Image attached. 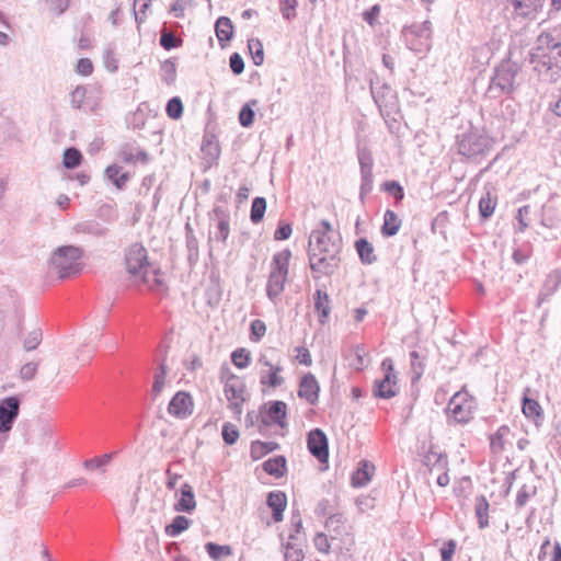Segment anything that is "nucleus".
<instances>
[{
	"mask_svg": "<svg viewBox=\"0 0 561 561\" xmlns=\"http://www.w3.org/2000/svg\"><path fill=\"white\" fill-rule=\"evenodd\" d=\"M342 239L328 220L311 231L308 242L309 265L314 278L331 276L341 262Z\"/></svg>",
	"mask_w": 561,
	"mask_h": 561,
	"instance_id": "f257e3e1",
	"label": "nucleus"
},
{
	"mask_svg": "<svg viewBox=\"0 0 561 561\" xmlns=\"http://www.w3.org/2000/svg\"><path fill=\"white\" fill-rule=\"evenodd\" d=\"M528 61L538 79L553 83L561 79V43L549 35H540L529 51Z\"/></svg>",
	"mask_w": 561,
	"mask_h": 561,
	"instance_id": "f03ea898",
	"label": "nucleus"
},
{
	"mask_svg": "<svg viewBox=\"0 0 561 561\" xmlns=\"http://www.w3.org/2000/svg\"><path fill=\"white\" fill-rule=\"evenodd\" d=\"M82 251L73 245L58 248L51 255L48 274L58 279H66L78 275L82 270L80 259Z\"/></svg>",
	"mask_w": 561,
	"mask_h": 561,
	"instance_id": "7ed1b4c3",
	"label": "nucleus"
},
{
	"mask_svg": "<svg viewBox=\"0 0 561 561\" xmlns=\"http://www.w3.org/2000/svg\"><path fill=\"white\" fill-rule=\"evenodd\" d=\"M291 251L284 249L276 252L270 264V273L266 283V296L273 302H276L285 289L289 273V260Z\"/></svg>",
	"mask_w": 561,
	"mask_h": 561,
	"instance_id": "20e7f679",
	"label": "nucleus"
},
{
	"mask_svg": "<svg viewBox=\"0 0 561 561\" xmlns=\"http://www.w3.org/2000/svg\"><path fill=\"white\" fill-rule=\"evenodd\" d=\"M477 410V400L463 386L448 401L446 416L448 424H467L473 420Z\"/></svg>",
	"mask_w": 561,
	"mask_h": 561,
	"instance_id": "39448f33",
	"label": "nucleus"
},
{
	"mask_svg": "<svg viewBox=\"0 0 561 561\" xmlns=\"http://www.w3.org/2000/svg\"><path fill=\"white\" fill-rule=\"evenodd\" d=\"M458 153L468 158L477 159L485 156L493 147V139L483 130L470 129L457 136Z\"/></svg>",
	"mask_w": 561,
	"mask_h": 561,
	"instance_id": "423d86ee",
	"label": "nucleus"
},
{
	"mask_svg": "<svg viewBox=\"0 0 561 561\" xmlns=\"http://www.w3.org/2000/svg\"><path fill=\"white\" fill-rule=\"evenodd\" d=\"M519 68L515 62L510 60L502 61L496 68L494 76L491 78L486 94L491 99H499L504 94H512L515 89V79Z\"/></svg>",
	"mask_w": 561,
	"mask_h": 561,
	"instance_id": "0eeeda50",
	"label": "nucleus"
},
{
	"mask_svg": "<svg viewBox=\"0 0 561 561\" xmlns=\"http://www.w3.org/2000/svg\"><path fill=\"white\" fill-rule=\"evenodd\" d=\"M546 0H504L503 11L506 19L526 24L537 19Z\"/></svg>",
	"mask_w": 561,
	"mask_h": 561,
	"instance_id": "6e6552de",
	"label": "nucleus"
},
{
	"mask_svg": "<svg viewBox=\"0 0 561 561\" xmlns=\"http://www.w3.org/2000/svg\"><path fill=\"white\" fill-rule=\"evenodd\" d=\"M220 380L224 382V392L229 401V408L234 414L240 415L242 413V403L245 401V385L243 380L231 373L227 365H222L220 368Z\"/></svg>",
	"mask_w": 561,
	"mask_h": 561,
	"instance_id": "1a4fd4ad",
	"label": "nucleus"
},
{
	"mask_svg": "<svg viewBox=\"0 0 561 561\" xmlns=\"http://www.w3.org/2000/svg\"><path fill=\"white\" fill-rule=\"evenodd\" d=\"M407 47L417 54H425L432 46V24L430 21L414 23L402 30Z\"/></svg>",
	"mask_w": 561,
	"mask_h": 561,
	"instance_id": "9d476101",
	"label": "nucleus"
},
{
	"mask_svg": "<svg viewBox=\"0 0 561 561\" xmlns=\"http://www.w3.org/2000/svg\"><path fill=\"white\" fill-rule=\"evenodd\" d=\"M357 160L360 173L359 201L365 204L367 196L371 193L374 186V158L373 152L367 146H357Z\"/></svg>",
	"mask_w": 561,
	"mask_h": 561,
	"instance_id": "9b49d317",
	"label": "nucleus"
},
{
	"mask_svg": "<svg viewBox=\"0 0 561 561\" xmlns=\"http://www.w3.org/2000/svg\"><path fill=\"white\" fill-rule=\"evenodd\" d=\"M381 368L383 370V377L375 381L374 394L379 398L390 399L394 397L399 390L392 359L385 358L381 363Z\"/></svg>",
	"mask_w": 561,
	"mask_h": 561,
	"instance_id": "f8f14e48",
	"label": "nucleus"
},
{
	"mask_svg": "<svg viewBox=\"0 0 561 561\" xmlns=\"http://www.w3.org/2000/svg\"><path fill=\"white\" fill-rule=\"evenodd\" d=\"M125 262L128 274L135 278L150 268L147 250L140 243H134L128 248L125 255Z\"/></svg>",
	"mask_w": 561,
	"mask_h": 561,
	"instance_id": "ddd939ff",
	"label": "nucleus"
},
{
	"mask_svg": "<svg viewBox=\"0 0 561 561\" xmlns=\"http://www.w3.org/2000/svg\"><path fill=\"white\" fill-rule=\"evenodd\" d=\"M21 400L13 396L0 400V433L11 431L20 413Z\"/></svg>",
	"mask_w": 561,
	"mask_h": 561,
	"instance_id": "4468645a",
	"label": "nucleus"
},
{
	"mask_svg": "<svg viewBox=\"0 0 561 561\" xmlns=\"http://www.w3.org/2000/svg\"><path fill=\"white\" fill-rule=\"evenodd\" d=\"M307 446L310 454L320 462H328L329 445L324 432L320 428H313L309 432Z\"/></svg>",
	"mask_w": 561,
	"mask_h": 561,
	"instance_id": "2eb2a0df",
	"label": "nucleus"
},
{
	"mask_svg": "<svg viewBox=\"0 0 561 561\" xmlns=\"http://www.w3.org/2000/svg\"><path fill=\"white\" fill-rule=\"evenodd\" d=\"M320 386L313 374H305L298 387V397L306 400L309 404L314 405L319 400Z\"/></svg>",
	"mask_w": 561,
	"mask_h": 561,
	"instance_id": "dca6fc26",
	"label": "nucleus"
},
{
	"mask_svg": "<svg viewBox=\"0 0 561 561\" xmlns=\"http://www.w3.org/2000/svg\"><path fill=\"white\" fill-rule=\"evenodd\" d=\"M259 363L266 368L260 373V382L263 386L276 388L283 385L284 378L279 376L283 370L280 365H273L264 355L260 357Z\"/></svg>",
	"mask_w": 561,
	"mask_h": 561,
	"instance_id": "f3484780",
	"label": "nucleus"
},
{
	"mask_svg": "<svg viewBox=\"0 0 561 561\" xmlns=\"http://www.w3.org/2000/svg\"><path fill=\"white\" fill-rule=\"evenodd\" d=\"M192 398L187 392L179 391L171 399L168 411L176 417H185L192 413Z\"/></svg>",
	"mask_w": 561,
	"mask_h": 561,
	"instance_id": "a211bd4d",
	"label": "nucleus"
},
{
	"mask_svg": "<svg viewBox=\"0 0 561 561\" xmlns=\"http://www.w3.org/2000/svg\"><path fill=\"white\" fill-rule=\"evenodd\" d=\"M561 285V272L554 270L550 272L543 282V285L538 294L537 306L540 307L542 302L548 300Z\"/></svg>",
	"mask_w": 561,
	"mask_h": 561,
	"instance_id": "6ab92c4d",
	"label": "nucleus"
},
{
	"mask_svg": "<svg viewBox=\"0 0 561 561\" xmlns=\"http://www.w3.org/2000/svg\"><path fill=\"white\" fill-rule=\"evenodd\" d=\"M119 158L126 163L140 161L147 163L149 156L147 151L140 149L135 142H126L119 149Z\"/></svg>",
	"mask_w": 561,
	"mask_h": 561,
	"instance_id": "aec40b11",
	"label": "nucleus"
},
{
	"mask_svg": "<svg viewBox=\"0 0 561 561\" xmlns=\"http://www.w3.org/2000/svg\"><path fill=\"white\" fill-rule=\"evenodd\" d=\"M267 505L273 511V519L278 523L283 520V513L287 505V496L283 491L270 492L267 495Z\"/></svg>",
	"mask_w": 561,
	"mask_h": 561,
	"instance_id": "412c9836",
	"label": "nucleus"
},
{
	"mask_svg": "<svg viewBox=\"0 0 561 561\" xmlns=\"http://www.w3.org/2000/svg\"><path fill=\"white\" fill-rule=\"evenodd\" d=\"M375 472V466L367 461L362 460L358 463L357 470L352 476V484L356 488H362L368 484Z\"/></svg>",
	"mask_w": 561,
	"mask_h": 561,
	"instance_id": "4be33fe9",
	"label": "nucleus"
},
{
	"mask_svg": "<svg viewBox=\"0 0 561 561\" xmlns=\"http://www.w3.org/2000/svg\"><path fill=\"white\" fill-rule=\"evenodd\" d=\"M511 435V428L507 425H501L496 432L490 435V450L493 455L499 456L505 450V444Z\"/></svg>",
	"mask_w": 561,
	"mask_h": 561,
	"instance_id": "5701e85b",
	"label": "nucleus"
},
{
	"mask_svg": "<svg viewBox=\"0 0 561 561\" xmlns=\"http://www.w3.org/2000/svg\"><path fill=\"white\" fill-rule=\"evenodd\" d=\"M354 245L362 264L371 265L377 262L378 257L375 254V248L366 238L356 240Z\"/></svg>",
	"mask_w": 561,
	"mask_h": 561,
	"instance_id": "b1692460",
	"label": "nucleus"
},
{
	"mask_svg": "<svg viewBox=\"0 0 561 561\" xmlns=\"http://www.w3.org/2000/svg\"><path fill=\"white\" fill-rule=\"evenodd\" d=\"M522 410L524 415L534 422L536 425H540L543 422V411L541 405L535 399L527 397L523 398Z\"/></svg>",
	"mask_w": 561,
	"mask_h": 561,
	"instance_id": "393cba45",
	"label": "nucleus"
},
{
	"mask_svg": "<svg viewBox=\"0 0 561 561\" xmlns=\"http://www.w3.org/2000/svg\"><path fill=\"white\" fill-rule=\"evenodd\" d=\"M196 507V501L193 488L188 483H184L181 488V499L174 505L176 512L191 513Z\"/></svg>",
	"mask_w": 561,
	"mask_h": 561,
	"instance_id": "a878e982",
	"label": "nucleus"
},
{
	"mask_svg": "<svg viewBox=\"0 0 561 561\" xmlns=\"http://www.w3.org/2000/svg\"><path fill=\"white\" fill-rule=\"evenodd\" d=\"M313 299H314V309L319 316V322L323 324V323H325V321L330 314V311H331L330 297L325 291H323L321 289H317L313 295Z\"/></svg>",
	"mask_w": 561,
	"mask_h": 561,
	"instance_id": "bb28decb",
	"label": "nucleus"
},
{
	"mask_svg": "<svg viewBox=\"0 0 561 561\" xmlns=\"http://www.w3.org/2000/svg\"><path fill=\"white\" fill-rule=\"evenodd\" d=\"M423 463L430 469V472L439 471L448 467V458L446 454L430 449L423 459Z\"/></svg>",
	"mask_w": 561,
	"mask_h": 561,
	"instance_id": "cd10ccee",
	"label": "nucleus"
},
{
	"mask_svg": "<svg viewBox=\"0 0 561 561\" xmlns=\"http://www.w3.org/2000/svg\"><path fill=\"white\" fill-rule=\"evenodd\" d=\"M401 225L402 220L399 216L394 211L387 209L383 214V224L380 232L383 237H393L399 232Z\"/></svg>",
	"mask_w": 561,
	"mask_h": 561,
	"instance_id": "c85d7f7f",
	"label": "nucleus"
},
{
	"mask_svg": "<svg viewBox=\"0 0 561 561\" xmlns=\"http://www.w3.org/2000/svg\"><path fill=\"white\" fill-rule=\"evenodd\" d=\"M215 31L221 47H225V44L229 42L233 35V25L231 20L227 16H220L216 21Z\"/></svg>",
	"mask_w": 561,
	"mask_h": 561,
	"instance_id": "c756f323",
	"label": "nucleus"
},
{
	"mask_svg": "<svg viewBox=\"0 0 561 561\" xmlns=\"http://www.w3.org/2000/svg\"><path fill=\"white\" fill-rule=\"evenodd\" d=\"M105 175L118 190L124 188L130 178L128 172H122L118 164L108 165Z\"/></svg>",
	"mask_w": 561,
	"mask_h": 561,
	"instance_id": "7c9ffc66",
	"label": "nucleus"
},
{
	"mask_svg": "<svg viewBox=\"0 0 561 561\" xmlns=\"http://www.w3.org/2000/svg\"><path fill=\"white\" fill-rule=\"evenodd\" d=\"M75 231L77 233L91 234L94 237H103L106 234L107 229L95 220H87L76 225Z\"/></svg>",
	"mask_w": 561,
	"mask_h": 561,
	"instance_id": "2f4dec72",
	"label": "nucleus"
},
{
	"mask_svg": "<svg viewBox=\"0 0 561 561\" xmlns=\"http://www.w3.org/2000/svg\"><path fill=\"white\" fill-rule=\"evenodd\" d=\"M263 469L271 476L280 478L286 471V459L284 456H276L263 463Z\"/></svg>",
	"mask_w": 561,
	"mask_h": 561,
	"instance_id": "473e14b6",
	"label": "nucleus"
},
{
	"mask_svg": "<svg viewBox=\"0 0 561 561\" xmlns=\"http://www.w3.org/2000/svg\"><path fill=\"white\" fill-rule=\"evenodd\" d=\"M497 198L491 192H486L479 201V214L482 219H489L495 209Z\"/></svg>",
	"mask_w": 561,
	"mask_h": 561,
	"instance_id": "72a5a7b5",
	"label": "nucleus"
},
{
	"mask_svg": "<svg viewBox=\"0 0 561 561\" xmlns=\"http://www.w3.org/2000/svg\"><path fill=\"white\" fill-rule=\"evenodd\" d=\"M277 448H278V444L275 442L255 440V442H252V444H251L250 454L254 460H257Z\"/></svg>",
	"mask_w": 561,
	"mask_h": 561,
	"instance_id": "f704fd0d",
	"label": "nucleus"
},
{
	"mask_svg": "<svg viewBox=\"0 0 561 561\" xmlns=\"http://www.w3.org/2000/svg\"><path fill=\"white\" fill-rule=\"evenodd\" d=\"M159 270L148 268L144 273H141L138 277L135 279H140L141 283L147 285L150 289H157L159 290L163 286L162 279L159 277Z\"/></svg>",
	"mask_w": 561,
	"mask_h": 561,
	"instance_id": "c9c22d12",
	"label": "nucleus"
},
{
	"mask_svg": "<svg viewBox=\"0 0 561 561\" xmlns=\"http://www.w3.org/2000/svg\"><path fill=\"white\" fill-rule=\"evenodd\" d=\"M489 502L484 495H480L476 500V516L478 524L481 529L489 526Z\"/></svg>",
	"mask_w": 561,
	"mask_h": 561,
	"instance_id": "e433bc0d",
	"label": "nucleus"
},
{
	"mask_svg": "<svg viewBox=\"0 0 561 561\" xmlns=\"http://www.w3.org/2000/svg\"><path fill=\"white\" fill-rule=\"evenodd\" d=\"M284 561H302L305 553L299 542L287 541L282 543Z\"/></svg>",
	"mask_w": 561,
	"mask_h": 561,
	"instance_id": "4c0bfd02",
	"label": "nucleus"
},
{
	"mask_svg": "<svg viewBox=\"0 0 561 561\" xmlns=\"http://www.w3.org/2000/svg\"><path fill=\"white\" fill-rule=\"evenodd\" d=\"M191 526V520L183 516L178 515L173 518L172 523L165 527V534L170 537H176Z\"/></svg>",
	"mask_w": 561,
	"mask_h": 561,
	"instance_id": "58836bf2",
	"label": "nucleus"
},
{
	"mask_svg": "<svg viewBox=\"0 0 561 561\" xmlns=\"http://www.w3.org/2000/svg\"><path fill=\"white\" fill-rule=\"evenodd\" d=\"M286 410L287 405L285 402L274 401L268 408L267 415L273 423L283 426L286 417Z\"/></svg>",
	"mask_w": 561,
	"mask_h": 561,
	"instance_id": "ea45409f",
	"label": "nucleus"
},
{
	"mask_svg": "<svg viewBox=\"0 0 561 561\" xmlns=\"http://www.w3.org/2000/svg\"><path fill=\"white\" fill-rule=\"evenodd\" d=\"M368 352L365 346L358 344L353 347V358L351 360V367L355 370H362L368 364Z\"/></svg>",
	"mask_w": 561,
	"mask_h": 561,
	"instance_id": "a19ab883",
	"label": "nucleus"
},
{
	"mask_svg": "<svg viewBox=\"0 0 561 561\" xmlns=\"http://www.w3.org/2000/svg\"><path fill=\"white\" fill-rule=\"evenodd\" d=\"M205 549L208 553V556L214 560V561H219L221 560L222 558L225 557H229L232 554V549L230 546L228 545H225V546H220V545H217L215 542H207L205 545Z\"/></svg>",
	"mask_w": 561,
	"mask_h": 561,
	"instance_id": "79ce46f5",
	"label": "nucleus"
},
{
	"mask_svg": "<svg viewBox=\"0 0 561 561\" xmlns=\"http://www.w3.org/2000/svg\"><path fill=\"white\" fill-rule=\"evenodd\" d=\"M266 210V201L264 197H255L252 201L251 210H250V219L253 224H260Z\"/></svg>",
	"mask_w": 561,
	"mask_h": 561,
	"instance_id": "37998d69",
	"label": "nucleus"
},
{
	"mask_svg": "<svg viewBox=\"0 0 561 561\" xmlns=\"http://www.w3.org/2000/svg\"><path fill=\"white\" fill-rule=\"evenodd\" d=\"M370 93L377 106L381 108L382 106H387V96L391 93V89L387 84L374 87V84L371 83Z\"/></svg>",
	"mask_w": 561,
	"mask_h": 561,
	"instance_id": "c03bdc74",
	"label": "nucleus"
},
{
	"mask_svg": "<svg viewBox=\"0 0 561 561\" xmlns=\"http://www.w3.org/2000/svg\"><path fill=\"white\" fill-rule=\"evenodd\" d=\"M167 374H168L167 365L164 364V362H162L159 365L158 370L156 371V374L153 376V385H152V389H151V394L153 397H158L161 393V391L164 387V383H165Z\"/></svg>",
	"mask_w": 561,
	"mask_h": 561,
	"instance_id": "a18cd8bd",
	"label": "nucleus"
},
{
	"mask_svg": "<svg viewBox=\"0 0 561 561\" xmlns=\"http://www.w3.org/2000/svg\"><path fill=\"white\" fill-rule=\"evenodd\" d=\"M186 230L187 259L191 263H195L198 260V241L188 224L186 225Z\"/></svg>",
	"mask_w": 561,
	"mask_h": 561,
	"instance_id": "49530a36",
	"label": "nucleus"
},
{
	"mask_svg": "<svg viewBox=\"0 0 561 561\" xmlns=\"http://www.w3.org/2000/svg\"><path fill=\"white\" fill-rule=\"evenodd\" d=\"M113 456H114V454L111 453V454H104L100 457L87 459L83 462V467L87 470H101L102 472H104V467L111 462Z\"/></svg>",
	"mask_w": 561,
	"mask_h": 561,
	"instance_id": "de8ad7c7",
	"label": "nucleus"
},
{
	"mask_svg": "<svg viewBox=\"0 0 561 561\" xmlns=\"http://www.w3.org/2000/svg\"><path fill=\"white\" fill-rule=\"evenodd\" d=\"M161 79L171 85L176 79V65L172 59H167L161 64Z\"/></svg>",
	"mask_w": 561,
	"mask_h": 561,
	"instance_id": "09e8293b",
	"label": "nucleus"
},
{
	"mask_svg": "<svg viewBox=\"0 0 561 561\" xmlns=\"http://www.w3.org/2000/svg\"><path fill=\"white\" fill-rule=\"evenodd\" d=\"M381 190L383 192L389 193L394 197V204L399 205L403 197H404V191L403 187L400 185L397 181H386L381 184Z\"/></svg>",
	"mask_w": 561,
	"mask_h": 561,
	"instance_id": "8fccbe9b",
	"label": "nucleus"
},
{
	"mask_svg": "<svg viewBox=\"0 0 561 561\" xmlns=\"http://www.w3.org/2000/svg\"><path fill=\"white\" fill-rule=\"evenodd\" d=\"M536 494H537V488L535 485L524 484L517 492L516 501H515L516 507L517 508L524 507L527 504V502L529 501V499H531Z\"/></svg>",
	"mask_w": 561,
	"mask_h": 561,
	"instance_id": "3c124183",
	"label": "nucleus"
},
{
	"mask_svg": "<svg viewBox=\"0 0 561 561\" xmlns=\"http://www.w3.org/2000/svg\"><path fill=\"white\" fill-rule=\"evenodd\" d=\"M82 161L81 152L76 148H68L64 152L62 163L67 169H75L80 165Z\"/></svg>",
	"mask_w": 561,
	"mask_h": 561,
	"instance_id": "603ef678",
	"label": "nucleus"
},
{
	"mask_svg": "<svg viewBox=\"0 0 561 561\" xmlns=\"http://www.w3.org/2000/svg\"><path fill=\"white\" fill-rule=\"evenodd\" d=\"M424 359L425 358L421 356L416 351H412L410 353L411 369L414 375L413 380L420 379L421 376L423 375L425 367Z\"/></svg>",
	"mask_w": 561,
	"mask_h": 561,
	"instance_id": "864d4df0",
	"label": "nucleus"
},
{
	"mask_svg": "<svg viewBox=\"0 0 561 561\" xmlns=\"http://www.w3.org/2000/svg\"><path fill=\"white\" fill-rule=\"evenodd\" d=\"M167 115L172 119H179L183 114V104L180 98L170 99L165 106Z\"/></svg>",
	"mask_w": 561,
	"mask_h": 561,
	"instance_id": "5fc2aeb1",
	"label": "nucleus"
},
{
	"mask_svg": "<svg viewBox=\"0 0 561 561\" xmlns=\"http://www.w3.org/2000/svg\"><path fill=\"white\" fill-rule=\"evenodd\" d=\"M183 41L179 37H176L173 33L163 31L161 32L160 36V45L165 50H171L173 48L180 47L182 45Z\"/></svg>",
	"mask_w": 561,
	"mask_h": 561,
	"instance_id": "6e6d98bb",
	"label": "nucleus"
},
{
	"mask_svg": "<svg viewBox=\"0 0 561 561\" xmlns=\"http://www.w3.org/2000/svg\"><path fill=\"white\" fill-rule=\"evenodd\" d=\"M298 5L297 0H280L279 1V10L283 18L287 21H291L296 18V9Z\"/></svg>",
	"mask_w": 561,
	"mask_h": 561,
	"instance_id": "4d7b16f0",
	"label": "nucleus"
},
{
	"mask_svg": "<svg viewBox=\"0 0 561 561\" xmlns=\"http://www.w3.org/2000/svg\"><path fill=\"white\" fill-rule=\"evenodd\" d=\"M249 49L252 54V59L254 65L260 66L263 64L264 60V51H263V45L260 42V39H250L248 42Z\"/></svg>",
	"mask_w": 561,
	"mask_h": 561,
	"instance_id": "13d9d810",
	"label": "nucleus"
},
{
	"mask_svg": "<svg viewBox=\"0 0 561 561\" xmlns=\"http://www.w3.org/2000/svg\"><path fill=\"white\" fill-rule=\"evenodd\" d=\"M209 219L214 222L230 221V213L227 206L216 204L209 213Z\"/></svg>",
	"mask_w": 561,
	"mask_h": 561,
	"instance_id": "bf43d9fd",
	"label": "nucleus"
},
{
	"mask_svg": "<svg viewBox=\"0 0 561 561\" xmlns=\"http://www.w3.org/2000/svg\"><path fill=\"white\" fill-rule=\"evenodd\" d=\"M231 360L238 368H245L250 364V353L245 348H238L232 352Z\"/></svg>",
	"mask_w": 561,
	"mask_h": 561,
	"instance_id": "052dcab7",
	"label": "nucleus"
},
{
	"mask_svg": "<svg viewBox=\"0 0 561 561\" xmlns=\"http://www.w3.org/2000/svg\"><path fill=\"white\" fill-rule=\"evenodd\" d=\"M250 331V340L259 342L266 333V325L262 320L255 319L251 322Z\"/></svg>",
	"mask_w": 561,
	"mask_h": 561,
	"instance_id": "680f3d73",
	"label": "nucleus"
},
{
	"mask_svg": "<svg viewBox=\"0 0 561 561\" xmlns=\"http://www.w3.org/2000/svg\"><path fill=\"white\" fill-rule=\"evenodd\" d=\"M151 0H135L134 1V12L135 20L138 23H142L146 19V12L149 9Z\"/></svg>",
	"mask_w": 561,
	"mask_h": 561,
	"instance_id": "e2e57ef3",
	"label": "nucleus"
},
{
	"mask_svg": "<svg viewBox=\"0 0 561 561\" xmlns=\"http://www.w3.org/2000/svg\"><path fill=\"white\" fill-rule=\"evenodd\" d=\"M222 438L227 445H233L239 438L237 427L233 424L226 422L222 425Z\"/></svg>",
	"mask_w": 561,
	"mask_h": 561,
	"instance_id": "0e129e2a",
	"label": "nucleus"
},
{
	"mask_svg": "<svg viewBox=\"0 0 561 561\" xmlns=\"http://www.w3.org/2000/svg\"><path fill=\"white\" fill-rule=\"evenodd\" d=\"M531 255V247L529 244H524L513 252V260L516 264L525 263Z\"/></svg>",
	"mask_w": 561,
	"mask_h": 561,
	"instance_id": "69168bd1",
	"label": "nucleus"
},
{
	"mask_svg": "<svg viewBox=\"0 0 561 561\" xmlns=\"http://www.w3.org/2000/svg\"><path fill=\"white\" fill-rule=\"evenodd\" d=\"M42 341V331L39 329L33 330L28 333L27 337L24 340V348L26 351L35 350Z\"/></svg>",
	"mask_w": 561,
	"mask_h": 561,
	"instance_id": "338daca9",
	"label": "nucleus"
},
{
	"mask_svg": "<svg viewBox=\"0 0 561 561\" xmlns=\"http://www.w3.org/2000/svg\"><path fill=\"white\" fill-rule=\"evenodd\" d=\"M87 95V89L83 85H78L71 92V105L73 108H81Z\"/></svg>",
	"mask_w": 561,
	"mask_h": 561,
	"instance_id": "774afa93",
	"label": "nucleus"
}]
</instances>
